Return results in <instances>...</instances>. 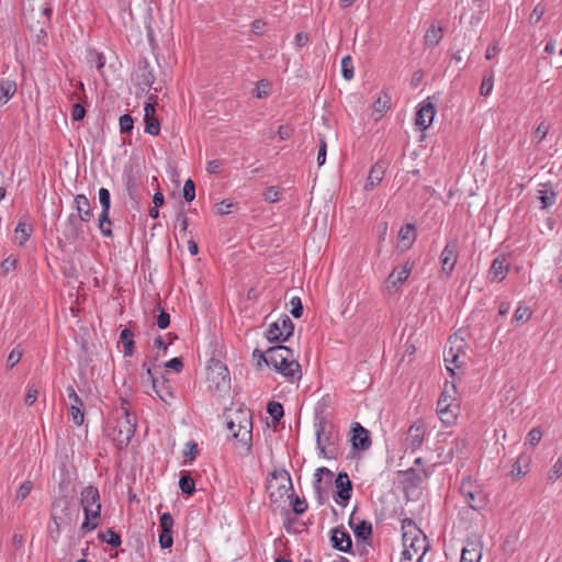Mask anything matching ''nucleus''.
Instances as JSON below:
<instances>
[{
	"mask_svg": "<svg viewBox=\"0 0 562 562\" xmlns=\"http://www.w3.org/2000/svg\"><path fill=\"white\" fill-rule=\"evenodd\" d=\"M226 428L235 440L240 454L248 456L252 449V414L245 407L229 408L224 414Z\"/></svg>",
	"mask_w": 562,
	"mask_h": 562,
	"instance_id": "nucleus-1",
	"label": "nucleus"
},
{
	"mask_svg": "<svg viewBox=\"0 0 562 562\" xmlns=\"http://www.w3.org/2000/svg\"><path fill=\"white\" fill-rule=\"evenodd\" d=\"M260 358L268 366L273 367L280 372L288 382L295 383L301 380V364L294 358L293 351L290 348L277 345L268 348L266 352H260Z\"/></svg>",
	"mask_w": 562,
	"mask_h": 562,
	"instance_id": "nucleus-2",
	"label": "nucleus"
},
{
	"mask_svg": "<svg viewBox=\"0 0 562 562\" xmlns=\"http://www.w3.org/2000/svg\"><path fill=\"white\" fill-rule=\"evenodd\" d=\"M403 560L422 562L429 544L426 536L412 519L402 521Z\"/></svg>",
	"mask_w": 562,
	"mask_h": 562,
	"instance_id": "nucleus-3",
	"label": "nucleus"
},
{
	"mask_svg": "<svg viewBox=\"0 0 562 562\" xmlns=\"http://www.w3.org/2000/svg\"><path fill=\"white\" fill-rule=\"evenodd\" d=\"M80 506L85 514V520L80 527L81 532L86 533L97 529L101 519V501L95 486L88 485L82 488Z\"/></svg>",
	"mask_w": 562,
	"mask_h": 562,
	"instance_id": "nucleus-4",
	"label": "nucleus"
},
{
	"mask_svg": "<svg viewBox=\"0 0 562 562\" xmlns=\"http://www.w3.org/2000/svg\"><path fill=\"white\" fill-rule=\"evenodd\" d=\"M115 419L113 440L119 448H123L130 443L136 429V418L130 412L127 401L121 400V406L115 409Z\"/></svg>",
	"mask_w": 562,
	"mask_h": 562,
	"instance_id": "nucleus-5",
	"label": "nucleus"
},
{
	"mask_svg": "<svg viewBox=\"0 0 562 562\" xmlns=\"http://www.w3.org/2000/svg\"><path fill=\"white\" fill-rule=\"evenodd\" d=\"M457 387L454 384H446L437 402V413L440 420L446 425H451L459 413L457 403Z\"/></svg>",
	"mask_w": 562,
	"mask_h": 562,
	"instance_id": "nucleus-6",
	"label": "nucleus"
},
{
	"mask_svg": "<svg viewBox=\"0 0 562 562\" xmlns=\"http://www.w3.org/2000/svg\"><path fill=\"white\" fill-rule=\"evenodd\" d=\"M460 494L464 503L473 510L484 509L488 503V496L483 487L470 477L463 479L460 484Z\"/></svg>",
	"mask_w": 562,
	"mask_h": 562,
	"instance_id": "nucleus-7",
	"label": "nucleus"
},
{
	"mask_svg": "<svg viewBox=\"0 0 562 562\" xmlns=\"http://www.w3.org/2000/svg\"><path fill=\"white\" fill-rule=\"evenodd\" d=\"M292 490L290 474L285 470H274L267 482V492L272 503L281 502Z\"/></svg>",
	"mask_w": 562,
	"mask_h": 562,
	"instance_id": "nucleus-8",
	"label": "nucleus"
},
{
	"mask_svg": "<svg viewBox=\"0 0 562 562\" xmlns=\"http://www.w3.org/2000/svg\"><path fill=\"white\" fill-rule=\"evenodd\" d=\"M207 387L215 392H225L231 387L227 367L220 360H212L206 372Z\"/></svg>",
	"mask_w": 562,
	"mask_h": 562,
	"instance_id": "nucleus-9",
	"label": "nucleus"
},
{
	"mask_svg": "<svg viewBox=\"0 0 562 562\" xmlns=\"http://www.w3.org/2000/svg\"><path fill=\"white\" fill-rule=\"evenodd\" d=\"M294 330V324L288 315H282L268 326L266 337L269 342H281L288 340Z\"/></svg>",
	"mask_w": 562,
	"mask_h": 562,
	"instance_id": "nucleus-10",
	"label": "nucleus"
},
{
	"mask_svg": "<svg viewBox=\"0 0 562 562\" xmlns=\"http://www.w3.org/2000/svg\"><path fill=\"white\" fill-rule=\"evenodd\" d=\"M76 515V509L67 496L64 495L54 499L50 508L52 522L71 525Z\"/></svg>",
	"mask_w": 562,
	"mask_h": 562,
	"instance_id": "nucleus-11",
	"label": "nucleus"
},
{
	"mask_svg": "<svg viewBox=\"0 0 562 562\" xmlns=\"http://www.w3.org/2000/svg\"><path fill=\"white\" fill-rule=\"evenodd\" d=\"M459 258V241L457 238L450 239L440 254L441 272L447 277L453 271Z\"/></svg>",
	"mask_w": 562,
	"mask_h": 562,
	"instance_id": "nucleus-12",
	"label": "nucleus"
},
{
	"mask_svg": "<svg viewBox=\"0 0 562 562\" xmlns=\"http://www.w3.org/2000/svg\"><path fill=\"white\" fill-rule=\"evenodd\" d=\"M98 196H99V202L102 207V211L99 215V228L103 236L111 237L112 229H110V228L104 229V223L112 225V222L110 220V209H111L110 191L106 188H101V189H99Z\"/></svg>",
	"mask_w": 562,
	"mask_h": 562,
	"instance_id": "nucleus-13",
	"label": "nucleus"
},
{
	"mask_svg": "<svg viewBox=\"0 0 562 562\" xmlns=\"http://www.w3.org/2000/svg\"><path fill=\"white\" fill-rule=\"evenodd\" d=\"M335 501L338 505L346 507L351 498L352 483L346 472L338 473L335 480Z\"/></svg>",
	"mask_w": 562,
	"mask_h": 562,
	"instance_id": "nucleus-14",
	"label": "nucleus"
},
{
	"mask_svg": "<svg viewBox=\"0 0 562 562\" xmlns=\"http://www.w3.org/2000/svg\"><path fill=\"white\" fill-rule=\"evenodd\" d=\"M413 270V265L408 261L405 262L401 269H393L387 276L385 281V290L387 293L395 292L409 277Z\"/></svg>",
	"mask_w": 562,
	"mask_h": 562,
	"instance_id": "nucleus-15",
	"label": "nucleus"
},
{
	"mask_svg": "<svg viewBox=\"0 0 562 562\" xmlns=\"http://www.w3.org/2000/svg\"><path fill=\"white\" fill-rule=\"evenodd\" d=\"M436 115V106L432 102L427 99L426 101L419 104V108L416 112L415 124L420 131L427 130Z\"/></svg>",
	"mask_w": 562,
	"mask_h": 562,
	"instance_id": "nucleus-16",
	"label": "nucleus"
},
{
	"mask_svg": "<svg viewBox=\"0 0 562 562\" xmlns=\"http://www.w3.org/2000/svg\"><path fill=\"white\" fill-rule=\"evenodd\" d=\"M135 81L138 87L142 88V90H146L151 88L155 76L153 74V70L149 67V63L146 58H140L137 63V68L135 70Z\"/></svg>",
	"mask_w": 562,
	"mask_h": 562,
	"instance_id": "nucleus-17",
	"label": "nucleus"
},
{
	"mask_svg": "<svg viewBox=\"0 0 562 562\" xmlns=\"http://www.w3.org/2000/svg\"><path fill=\"white\" fill-rule=\"evenodd\" d=\"M425 425L422 420H416L407 430L405 442L412 451L417 450L424 441Z\"/></svg>",
	"mask_w": 562,
	"mask_h": 562,
	"instance_id": "nucleus-18",
	"label": "nucleus"
},
{
	"mask_svg": "<svg viewBox=\"0 0 562 562\" xmlns=\"http://www.w3.org/2000/svg\"><path fill=\"white\" fill-rule=\"evenodd\" d=\"M331 432L326 434V423L319 422L316 425V443L324 458H330L333 450L329 448L331 445Z\"/></svg>",
	"mask_w": 562,
	"mask_h": 562,
	"instance_id": "nucleus-19",
	"label": "nucleus"
},
{
	"mask_svg": "<svg viewBox=\"0 0 562 562\" xmlns=\"http://www.w3.org/2000/svg\"><path fill=\"white\" fill-rule=\"evenodd\" d=\"M351 442L355 449L360 450H367L371 446V438L369 431L359 423H356L352 427Z\"/></svg>",
	"mask_w": 562,
	"mask_h": 562,
	"instance_id": "nucleus-20",
	"label": "nucleus"
},
{
	"mask_svg": "<svg viewBox=\"0 0 562 562\" xmlns=\"http://www.w3.org/2000/svg\"><path fill=\"white\" fill-rule=\"evenodd\" d=\"M144 113L145 132L153 136L158 135L160 132V123L155 115V104L147 102L144 106Z\"/></svg>",
	"mask_w": 562,
	"mask_h": 562,
	"instance_id": "nucleus-21",
	"label": "nucleus"
},
{
	"mask_svg": "<svg viewBox=\"0 0 562 562\" xmlns=\"http://www.w3.org/2000/svg\"><path fill=\"white\" fill-rule=\"evenodd\" d=\"M509 263L507 262L505 256H497L491 265L488 271V278L491 281L501 282L505 279L508 272Z\"/></svg>",
	"mask_w": 562,
	"mask_h": 562,
	"instance_id": "nucleus-22",
	"label": "nucleus"
},
{
	"mask_svg": "<svg viewBox=\"0 0 562 562\" xmlns=\"http://www.w3.org/2000/svg\"><path fill=\"white\" fill-rule=\"evenodd\" d=\"M449 342L451 344V346L449 347L448 350H445L443 357L445 362L447 363V369L452 374H454L453 368L451 366H453L454 368H460L463 364V361L461 360V353L464 356V352L461 350L462 344L454 347L453 341L451 339L449 340Z\"/></svg>",
	"mask_w": 562,
	"mask_h": 562,
	"instance_id": "nucleus-23",
	"label": "nucleus"
},
{
	"mask_svg": "<svg viewBox=\"0 0 562 562\" xmlns=\"http://www.w3.org/2000/svg\"><path fill=\"white\" fill-rule=\"evenodd\" d=\"M75 209L77 210V218L82 222H90L93 217L89 199L85 194H77L74 199Z\"/></svg>",
	"mask_w": 562,
	"mask_h": 562,
	"instance_id": "nucleus-24",
	"label": "nucleus"
},
{
	"mask_svg": "<svg viewBox=\"0 0 562 562\" xmlns=\"http://www.w3.org/2000/svg\"><path fill=\"white\" fill-rule=\"evenodd\" d=\"M330 540L333 547L339 551L349 552L352 548L350 535L344 529L335 528Z\"/></svg>",
	"mask_w": 562,
	"mask_h": 562,
	"instance_id": "nucleus-25",
	"label": "nucleus"
},
{
	"mask_svg": "<svg viewBox=\"0 0 562 562\" xmlns=\"http://www.w3.org/2000/svg\"><path fill=\"white\" fill-rule=\"evenodd\" d=\"M82 221L77 218L76 215L70 214L65 224L64 235L67 240L74 241L78 238L79 234L82 232Z\"/></svg>",
	"mask_w": 562,
	"mask_h": 562,
	"instance_id": "nucleus-26",
	"label": "nucleus"
},
{
	"mask_svg": "<svg viewBox=\"0 0 562 562\" xmlns=\"http://www.w3.org/2000/svg\"><path fill=\"white\" fill-rule=\"evenodd\" d=\"M16 82L14 80L0 79V105L5 104L16 92Z\"/></svg>",
	"mask_w": 562,
	"mask_h": 562,
	"instance_id": "nucleus-27",
	"label": "nucleus"
},
{
	"mask_svg": "<svg viewBox=\"0 0 562 562\" xmlns=\"http://www.w3.org/2000/svg\"><path fill=\"white\" fill-rule=\"evenodd\" d=\"M15 238L20 246L24 245L33 233V226L25 217L21 218L15 227Z\"/></svg>",
	"mask_w": 562,
	"mask_h": 562,
	"instance_id": "nucleus-28",
	"label": "nucleus"
},
{
	"mask_svg": "<svg viewBox=\"0 0 562 562\" xmlns=\"http://www.w3.org/2000/svg\"><path fill=\"white\" fill-rule=\"evenodd\" d=\"M384 176V167L382 164L376 162L372 166L367 182L364 184L366 190H372L375 186H378Z\"/></svg>",
	"mask_w": 562,
	"mask_h": 562,
	"instance_id": "nucleus-29",
	"label": "nucleus"
},
{
	"mask_svg": "<svg viewBox=\"0 0 562 562\" xmlns=\"http://www.w3.org/2000/svg\"><path fill=\"white\" fill-rule=\"evenodd\" d=\"M442 38V29L436 24H431L426 31L424 43L427 47H435Z\"/></svg>",
	"mask_w": 562,
	"mask_h": 562,
	"instance_id": "nucleus-30",
	"label": "nucleus"
},
{
	"mask_svg": "<svg viewBox=\"0 0 562 562\" xmlns=\"http://www.w3.org/2000/svg\"><path fill=\"white\" fill-rule=\"evenodd\" d=\"M415 226L412 224H406L401 227L398 232V239L402 243L404 249L411 248L415 240Z\"/></svg>",
	"mask_w": 562,
	"mask_h": 562,
	"instance_id": "nucleus-31",
	"label": "nucleus"
},
{
	"mask_svg": "<svg viewBox=\"0 0 562 562\" xmlns=\"http://www.w3.org/2000/svg\"><path fill=\"white\" fill-rule=\"evenodd\" d=\"M481 549L475 543H469L462 549L460 562H480Z\"/></svg>",
	"mask_w": 562,
	"mask_h": 562,
	"instance_id": "nucleus-32",
	"label": "nucleus"
},
{
	"mask_svg": "<svg viewBox=\"0 0 562 562\" xmlns=\"http://www.w3.org/2000/svg\"><path fill=\"white\" fill-rule=\"evenodd\" d=\"M530 457L527 454H520L516 462L513 464L512 475L514 477H520L525 475L529 470Z\"/></svg>",
	"mask_w": 562,
	"mask_h": 562,
	"instance_id": "nucleus-33",
	"label": "nucleus"
},
{
	"mask_svg": "<svg viewBox=\"0 0 562 562\" xmlns=\"http://www.w3.org/2000/svg\"><path fill=\"white\" fill-rule=\"evenodd\" d=\"M322 474H327L329 477H331L333 472L327 468H318L314 474V491L319 505L324 504L323 491L321 486Z\"/></svg>",
	"mask_w": 562,
	"mask_h": 562,
	"instance_id": "nucleus-34",
	"label": "nucleus"
},
{
	"mask_svg": "<svg viewBox=\"0 0 562 562\" xmlns=\"http://www.w3.org/2000/svg\"><path fill=\"white\" fill-rule=\"evenodd\" d=\"M133 333L128 328H124L120 333V340L123 344L124 347V356L131 357L134 353V340H133Z\"/></svg>",
	"mask_w": 562,
	"mask_h": 562,
	"instance_id": "nucleus-35",
	"label": "nucleus"
},
{
	"mask_svg": "<svg viewBox=\"0 0 562 562\" xmlns=\"http://www.w3.org/2000/svg\"><path fill=\"white\" fill-rule=\"evenodd\" d=\"M153 391L157 394V396L164 402L168 403L169 400L173 398V392L171 386L165 381L159 384H156V387H153Z\"/></svg>",
	"mask_w": 562,
	"mask_h": 562,
	"instance_id": "nucleus-36",
	"label": "nucleus"
},
{
	"mask_svg": "<svg viewBox=\"0 0 562 562\" xmlns=\"http://www.w3.org/2000/svg\"><path fill=\"white\" fill-rule=\"evenodd\" d=\"M99 539L113 548H117L122 543L120 535H117L112 529H108L104 532H100Z\"/></svg>",
	"mask_w": 562,
	"mask_h": 562,
	"instance_id": "nucleus-37",
	"label": "nucleus"
},
{
	"mask_svg": "<svg viewBox=\"0 0 562 562\" xmlns=\"http://www.w3.org/2000/svg\"><path fill=\"white\" fill-rule=\"evenodd\" d=\"M557 193L549 188L539 191V200L543 209L550 207L555 203Z\"/></svg>",
	"mask_w": 562,
	"mask_h": 562,
	"instance_id": "nucleus-38",
	"label": "nucleus"
},
{
	"mask_svg": "<svg viewBox=\"0 0 562 562\" xmlns=\"http://www.w3.org/2000/svg\"><path fill=\"white\" fill-rule=\"evenodd\" d=\"M267 412L273 422H280L284 415L283 406L279 402L274 401L268 403Z\"/></svg>",
	"mask_w": 562,
	"mask_h": 562,
	"instance_id": "nucleus-39",
	"label": "nucleus"
},
{
	"mask_svg": "<svg viewBox=\"0 0 562 562\" xmlns=\"http://www.w3.org/2000/svg\"><path fill=\"white\" fill-rule=\"evenodd\" d=\"M353 532L358 539L367 540L372 533V526L363 520L355 527Z\"/></svg>",
	"mask_w": 562,
	"mask_h": 562,
	"instance_id": "nucleus-40",
	"label": "nucleus"
},
{
	"mask_svg": "<svg viewBox=\"0 0 562 562\" xmlns=\"http://www.w3.org/2000/svg\"><path fill=\"white\" fill-rule=\"evenodd\" d=\"M179 487L182 493L192 495L195 491V482L190 475L183 474L179 480Z\"/></svg>",
	"mask_w": 562,
	"mask_h": 562,
	"instance_id": "nucleus-41",
	"label": "nucleus"
},
{
	"mask_svg": "<svg viewBox=\"0 0 562 562\" xmlns=\"http://www.w3.org/2000/svg\"><path fill=\"white\" fill-rule=\"evenodd\" d=\"M494 87V74L488 72L483 76L481 87H480V93L483 97H487L491 94Z\"/></svg>",
	"mask_w": 562,
	"mask_h": 562,
	"instance_id": "nucleus-42",
	"label": "nucleus"
},
{
	"mask_svg": "<svg viewBox=\"0 0 562 562\" xmlns=\"http://www.w3.org/2000/svg\"><path fill=\"white\" fill-rule=\"evenodd\" d=\"M531 310L529 306L519 305L514 313V321L519 324H525L531 317Z\"/></svg>",
	"mask_w": 562,
	"mask_h": 562,
	"instance_id": "nucleus-43",
	"label": "nucleus"
},
{
	"mask_svg": "<svg viewBox=\"0 0 562 562\" xmlns=\"http://www.w3.org/2000/svg\"><path fill=\"white\" fill-rule=\"evenodd\" d=\"M391 98L386 93L380 95L373 104L374 112H378L380 116L390 108Z\"/></svg>",
	"mask_w": 562,
	"mask_h": 562,
	"instance_id": "nucleus-44",
	"label": "nucleus"
},
{
	"mask_svg": "<svg viewBox=\"0 0 562 562\" xmlns=\"http://www.w3.org/2000/svg\"><path fill=\"white\" fill-rule=\"evenodd\" d=\"M22 356H23V349H21L20 346L12 349L7 358V369L10 370V369L14 368L20 362Z\"/></svg>",
	"mask_w": 562,
	"mask_h": 562,
	"instance_id": "nucleus-45",
	"label": "nucleus"
},
{
	"mask_svg": "<svg viewBox=\"0 0 562 562\" xmlns=\"http://www.w3.org/2000/svg\"><path fill=\"white\" fill-rule=\"evenodd\" d=\"M341 74L346 80L353 78V65L350 56H345L341 59Z\"/></svg>",
	"mask_w": 562,
	"mask_h": 562,
	"instance_id": "nucleus-46",
	"label": "nucleus"
},
{
	"mask_svg": "<svg viewBox=\"0 0 562 562\" xmlns=\"http://www.w3.org/2000/svg\"><path fill=\"white\" fill-rule=\"evenodd\" d=\"M33 490V483L30 480L24 481L16 491V499H25Z\"/></svg>",
	"mask_w": 562,
	"mask_h": 562,
	"instance_id": "nucleus-47",
	"label": "nucleus"
},
{
	"mask_svg": "<svg viewBox=\"0 0 562 562\" xmlns=\"http://www.w3.org/2000/svg\"><path fill=\"white\" fill-rule=\"evenodd\" d=\"M195 198V184L191 179L186 180L183 186V199L192 202Z\"/></svg>",
	"mask_w": 562,
	"mask_h": 562,
	"instance_id": "nucleus-48",
	"label": "nucleus"
},
{
	"mask_svg": "<svg viewBox=\"0 0 562 562\" xmlns=\"http://www.w3.org/2000/svg\"><path fill=\"white\" fill-rule=\"evenodd\" d=\"M82 407L83 406L70 405V408H69L71 419H72L74 424H76L77 426H80L83 423L85 415H83Z\"/></svg>",
	"mask_w": 562,
	"mask_h": 562,
	"instance_id": "nucleus-49",
	"label": "nucleus"
},
{
	"mask_svg": "<svg viewBox=\"0 0 562 562\" xmlns=\"http://www.w3.org/2000/svg\"><path fill=\"white\" fill-rule=\"evenodd\" d=\"M159 527H160V530L164 532H166V531L172 532L173 518L170 515V513H164L160 516Z\"/></svg>",
	"mask_w": 562,
	"mask_h": 562,
	"instance_id": "nucleus-50",
	"label": "nucleus"
},
{
	"mask_svg": "<svg viewBox=\"0 0 562 562\" xmlns=\"http://www.w3.org/2000/svg\"><path fill=\"white\" fill-rule=\"evenodd\" d=\"M134 127L133 117L130 114H123L120 117V131L121 133H130Z\"/></svg>",
	"mask_w": 562,
	"mask_h": 562,
	"instance_id": "nucleus-51",
	"label": "nucleus"
},
{
	"mask_svg": "<svg viewBox=\"0 0 562 562\" xmlns=\"http://www.w3.org/2000/svg\"><path fill=\"white\" fill-rule=\"evenodd\" d=\"M270 91V83L267 80H260L255 89V95L259 99L266 98Z\"/></svg>",
	"mask_w": 562,
	"mask_h": 562,
	"instance_id": "nucleus-52",
	"label": "nucleus"
},
{
	"mask_svg": "<svg viewBox=\"0 0 562 562\" xmlns=\"http://www.w3.org/2000/svg\"><path fill=\"white\" fill-rule=\"evenodd\" d=\"M562 475V460L558 459L548 473L549 481H557Z\"/></svg>",
	"mask_w": 562,
	"mask_h": 562,
	"instance_id": "nucleus-53",
	"label": "nucleus"
},
{
	"mask_svg": "<svg viewBox=\"0 0 562 562\" xmlns=\"http://www.w3.org/2000/svg\"><path fill=\"white\" fill-rule=\"evenodd\" d=\"M290 304L292 306L291 314L295 318H300L303 314V305H302L301 299L297 296H294L291 299Z\"/></svg>",
	"mask_w": 562,
	"mask_h": 562,
	"instance_id": "nucleus-54",
	"label": "nucleus"
},
{
	"mask_svg": "<svg viewBox=\"0 0 562 562\" xmlns=\"http://www.w3.org/2000/svg\"><path fill=\"white\" fill-rule=\"evenodd\" d=\"M542 438V431L540 428H532L527 435V443L535 447L537 446Z\"/></svg>",
	"mask_w": 562,
	"mask_h": 562,
	"instance_id": "nucleus-55",
	"label": "nucleus"
},
{
	"mask_svg": "<svg viewBox=\"0 0 562 562\" xmlns=\"http://www.w3.org/2000/svg\"><path fill=\"white\" fill-rule=\"evenodd\" d=\"M467 447L468 440L465 438H457L453 441V446L451 447L449 454L452 457L456 453H461Z\"/></svg>",
	"mask_w": 562,
	"mask_h": 562,
	"instance_id": "nucleus-56",
	"label": "nucleus"
},
{
	"mask_svg": "<svg viewBox=\"0 0 562 562\" xmlns=\"http://www.w3.org/2000/svg\"><path fill=\"white\" fill-rule=\"evenodd\" d=\"M544 12L546 8L540 3L537 4L529 16V22L531 24H537L542 19Z\"/></svg>",
	"mask_w": 562,
	"mask_h": 562,
	"instance_id": "nucleus-57",
	"label": "nucleus"
},
{
	"mask_svg": "<svg viewBox=\"0 0 562 562\" xmlns=\"http://www.w3.org/2000/svg\"><path fill=\"white\" fill-rule=\"evenodd\" d=\"M65 525L64 522H52V520L48 524V532L52 539L57 542V540L60 537L61 533V526Z\"/></svg>",
	"mask_w": 562,
	"mask_h": 562,
	"instance_id": "nucleus-58",
	"label": "nucleus"
},
{
	"mask_svg": "<svg viewBox=\"0 0 562 562\" xmlns=\"http://www.w3.org/2000/svg\"><path fill=\"white\" fill-rule=\"evenodd\" d=\"M549 128L550 126L548 123L541 122L533 133V138L537 139V142H541L547 136Z\"/></svg>",
	"mask_w": 562,
	"mask_h": 562,
	"instance_id": "nucleus-59",
	"label": "nucleus"
},
{
	"mask_svg": "<svg viewBox=\"0 0 562 562\" xmlns=\"http://www.w3.org/2000/svg\"><path fill=\"white\" fill-rule=\"evenodd\" d=\"M326 153H327V144H326L325 137L322 136L319 138V148H318V154H317L318 166H322L325 164Z\"/></svg>",
	"mask_w": 562,
	"mask_h": 562,
	"instance_id": "nucleus-60",
	"label": "nucleus"
},
{
	"mask_svg": "<svg viewBox=\"0 0 562 562\" xmlns=\"http://www.w3.org/2000/svg\"><path fill=\"white\" fill-rule=\"evenodd\" d=\"M233 206L234 203L231 200H223L222 202L216 204V213L221 215L231 214Z\"/></svg>",
	"mask_w": 562,
	"mask_h": 562,
	"instance_id": "nucleus-61",
	"label": "nucleus"
},
{
	"mask_svg": "<svg viewBox=\"0 0 562 562\" xmlns=\"http://www.w3.org/2000/svg\"><path fill=\"white\" fill-rule=\"evenodd\" d=\"M173 543L172 532L169 531H160L159 535V544L162 549L171 548Z\"/></svg>",
	"mask_w": 562,
	"mask_h": 562,
	"instance_id": "nucleus-62",
	"label": "nucleus"
},
{
	"mask_svg": "<svg viewBox=\"0 0 562 562\" xmlns=\"http://www.w3.org/2000/svg\"><path fill=\"white\" fill-rule=\"evenodd\" d=\"M86 115V109L80 103H75L71 106V119L74 121H81Z\"/></svg>",
	"mask_w": 562,
	"mask_h": 562,
	"instance_id": "nucleus-63",
	"label": "nucleus"
},
{
	"mask_svg": "<svg viewBox=\"0 0 562 562\" xmlns=\"http://www.w3.org/2000/svg\"><path fill=\"white\" fill-rule=\"evenodd\" d=\"M263 198L267 202L273 203L279 201V190L276 187H269L265 193Z\"/></svg>",
	"mask_w": 562,
	"mask_h": 562,
	"instance_id": "nucleus-64",
	"label": "nucleus"
}]
</instances>
